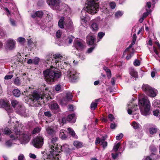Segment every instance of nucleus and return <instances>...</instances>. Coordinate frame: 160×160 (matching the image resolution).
Returning a JSON list of instances; mask_svg holds the SVG:
<instances>
[{
	"instance_id": "63",
	"label": "nucleus",
	"mask_w": 160,
	"mask_h": 160,
	"mask_svg": "<svg viewBox=\"0 0 160 160\" xmlns=\"http://www.w3.org/2000/svg\"><path fill=\"white\" fill-rule=\"evenodd\" d=\"M130 147L131 148H132L135 147L136 145V144L135 142H131L130 143Z\"/></svg>"
},
{
	"instance_id": "23",
	"label": "nucleus",
	"mask_w": 160,
	"mask_h": 160,
	"mask_svg": "<svg viewBox=\"0 0 160 160\" xmlns=\"http://www.w3.org/2000/svg\"><path fill=\"white\" fill-rule=\"evenodd\" d=\"M46 129L47 133L49 135H52L55 133V131L52 127L46 126Z\"/></svg>"
},
{
	"instance_id": "5",
	"label": "nucleus",
	"mask_w": 160,
	"mask_h": 160,
	"mask_svg": "<svg viewBox=\"0 0 160 160\" xmlns=\"http://www.w3.org/2000/svg\"><path fill=\"white\" fill-rule=\"evenodd\" d=\"M139 102L143 107L140 108L142 114L145 116L149 115L150 104L148 98L146 96L144 97L139 100Z\"/></svg>"
},
{
	"instance_id": "21",
	"label": "nucleus",
	"mask_w": 160,
	"mask_h": 160,
	"mask_svg": "<svg viewBox=\"0 0 160 160\" xmlns=\"http://www.w3.org/2000/svg\"><path fill=\"white\" fill-rule=\"evenodd\" d=\"M74 37L72 36H65L63 38V40L66 43L70 44L72 42V39Z\"/></svg>"
},
{
	"instance_id": "59",
	"label": "nucleus",
	"mask_w": 160,
	"mask_h": 160,
	"mask_svg": "<svg viewBox=\"0 0 160 160\" xmlns=\"http://www.w3.org/2000/svg\"><path fill=\"white\" fill-rule=\"evenodd\" d=\"M159 103V101L157 100H155L152 102V105L154 107H156Z\"/></svg>"
},
{
	"instance_id": "20",
	"label": "nucleus",
	"mask_w": 160,
	"mask_h": 160,
	"mask_svg": "<svg viewBox=\"0 0 160 160\" xmlns=\"http://www.w3.org/2000/svg\"><path fill=\"white\" fill-rule=\"evenodd\" d=\"M146 7H147L148 10L147 8L146 9V12L143 13V16H142L144 18H146L148 14L151 12L150 10H149L151 7V3L150 2H147L146 4Z\"/></svg>"
},
{
	"instance_id": "1",
	"label": "nucleus",
	"mask_w": 160,
	"mask_h": 160,
	"mask_svg": "<svg viewBox=\"0 0 160 160\" xmlns=\"http://www.w3.org/2000/svg\"><path fill=\"white\" fill-rule=\"evenodd\" d=\"M62 56L59 54L54 55L52 63L55 66L53 67L52 66H51L50 68L47 69L43 71L45 79L49 84H52L57 79L60 78L61 73L56 70V68L57 67L61 68L59 65L61 62L60 60H62Z\"/></svg>"
},
{
	"instance_id": "15",
	"label": "nucleus",
	"mask_w": 160,
	"mask_h": 160,
	"mask_svg": "<svg viewBox=\"0 0 160 160\" xmlns=\"http://www.w3.org/2000/svg\"><path fill=\"white\" fill-rule=\"evenodd\" d=\"M66 94L65 97L61 100V102L63 104H66L68 102L71 100L73 97L72 93L70 92H67Z\"/></svg>"
},
{
	"instance_id": "54",
	"label": "nucleus",
	"mask_w": 160,
	"mask_h": 160,
	"mask_svg": "<svg viewBox=\"0 0 160 160\" xmlns=\"http://www.w3.org/2000/svg\"><path fill=\"white\" fill-rule=\"evenodd\" d=\"M62 34V32L60 30H58L56 33V37L58 38H60L61 37Z\"/></svg>"
},
{
	"instance_id": "58",
	"label": "nucleus",
	"mask_w": 160,
	"mask_h": 160,
	"mask_svg": "<svg viewBox=\"0 0 160 160\" xmlns=\"http://www.w3.org/2000/svg\"><path fill=\"white\" fill-rule=\"evenodd\" d=\"M24 159L25 158L23 154H21L18 156V160H24Z\"/></svg>"
},
{
	"instance_id": "47",
	"label": "nucleus",
	"mask_w": 160,
	"mask_h": 160,
	"mask_svg": "<svg viewBox=\"0 0 160 160\" xmlns=\"http://www.w3.org/2000/svg\"><path fill=\"white\" fill-rule=\"evenodd\" d=\"M149 148L151 152H155L157 150V148L153 145H151Z\"/></svg>"
},
{
	"instance_id": "57",
	"label": "nucleus",
	"mask_w": 160,
	"mask_h": 160,
	"mask_svg": "<svg viewBox=\"0 0 160 160\" xmlns=\"http://www.w3.org/2000/svg\"><path fill=\"white\" fill-rule=\"evenodd\" d=\"M108 118L111 121H112L114 119L113 116L111 114L108 115Z\"/></svg>"
},
{
	"instance_id": "27",
	"label": "nucleus",
	"mask_w": 160,
	"mask_h": 160,
	"mask_svg": "<svg viewBox=\"0 0 160 160\" xmlns=\"http://www.w3.org/2000/svg\"><path fill=\"white\" fill-rule=\"evenodd\" d=\"M43 14V13L41 11H38L31 14V16L33 18H35L36 17L41 18Z\"/></svg>"
},
{
	"instance_id": "26",
	"label": "nucleus",
	"mask_w": 160,
	"mask_h": 160,
	"mask_svg": "<svg viewBox=\"0 0 160 160\" xmlns=\"http://www.w3.org/2000/svg\"><path fill=\"white\" fill-rule=\"evenodd\" d=\"M91 28L93 31H97L98 29V25L96 20H93L91 21Z\"/></svg>"
},
{
	"instance_id": "48",
	"label": "nucleus",
	"mask_w": 160,
	"mask_h": 160,
	"mask_svg": "<svg viewBox=\"0 0 160 160\" xmlns=\"http://www.w3.org/2000/svg\"><path fill=\"white\" fill-rule=\"evenodd\" d=\"M101 145L104 148H106L107 146V142L104 141L103 139H102L101 141Z\"/></svg>"
},
{
	"instance_id": "55",
	"label": "nucleus",
	"mask_w": 160,
	"mask_h": 160,
	"mask_svg": "<svg viewBox=\"0 0 160 160\" xmlns=\"http://www.w3.org/2000/svg\"><path fill=\"white\" fill-rule=\"evenodd\" d=\"M94 48L95 47H93L88 48L86 52V53H91L92 52V51L93 50Z\"/></svg>"
},
{
	"instance_id": "10",
	"label": "nucleus",
	"mask_w": 160,
	"mask_h": 160,
	"mask_svg": "<svg viewBox=\"0 0 160 160\" xmlns=\"http://www.w3.org/2000/svg\"><path fill=\"white\" fill-rule=\"evenodd\" d=\"M132 44L130 45L126 49L123 53V57H124V55L126 54H128L126 57V59L127 60L130 59L134 54L135 51L134 49L132 48Z\"/></svg>"
},
{
	"instance_id": "31",
	"label": "nucleus",
	"mask_w": 160,
	"mask_h": 160,
	"mask_svg": "<svg viewBox=\"0 0 160 160\" xmlns=\"http://www.w3.org/2000/svg\"><path fill=\"white\" fill-rule=\"evenodd\" d=\"M148 130L150 133L152 135L155 134L158 130L156 126L150 128Z\"/></svg>"
},
{
	"instance_id": "7",
	"label": "nucleus",
	"mask_w": 160,
	"mask_h": 160,
	"mask_svg": "<svg viewBox=\"0 0 160 160\" xmlns=\"http://www.w3.org/2000/svg\"><path fill=\"white\" fill-rule=\"evenodd\" d=\"M58 140V138L56 137H53L51 142L49 143V146L50 148V154L51 153L55 154H57V152L60 153V151L59 150L58 145L56 144V142Z\"/></svg>"
},
{
	"instance_id": "36",
	"label": "nucleus",
	"mask_w": 160,
	"mask_h": 160,
	"mask_svg": "<svg viewBox=\"0 0 160 160\" xmlns=\"http://www.w3.org/2000/svg\"><path fill=\"white\" fill-rule=\"evenodd\" d=\"M131 125L135 129L138 128L140 126V124L135 121L133 122Z\"/></svg>"
},
{
	"instance_id": "30",
	"label": "nucleus",
	"mask_w": 160,
	"mask_h": 160,
	"mask_svg": "<svg viewBox=\"0 0 160 160\" xmlns=\"http://www.w3.org/2000/svg\"><path fill=\"white\" fill-rule=\"evenodd\" d=\"M130 75L132 77L137 78L138 77V72L133 68H131L129 70Z\"/></svg>"
},
{
	"instance_id": "11",
	"label": "nucleus",
	"mask_w": 160,
	"mask_h": 160,
	"mask_svg": "<svg viewBox=\"0 0 160 160\" xmlns=\"http://www.w3.org/2000/svg\"><path fill=\"white\" fill-rule=\"evenodd\" d=\"M43 138L40 136L38 137L34 138L32 141V143L35 147L39 148L43 144Z\"/></svg>"
},
{
	"instance_id": "50",
	"label": "nucleus",
	"mask_w": 160,
	"mask_h": 160,
	"mask_svg": "<svg viewBox=\"0 0 160 160\" xmlns=\"http://www.w3.org/2000/svg\"><path fill=\"white\" fill-rule=\"evenodd\" d=\"M5 134L6 135H10L11 133H12V132L8 128L4 130Z\"/></svg>"
},
{
	"instance_id": "38",
	"label": "nucleus",
	"mask_w": 160,
	"mask_h": 160,
	"mask_svg": "<svg viewBox=\"0 0 160 160\" xmlns=\"http://www.w3.org/2000/svg\"><path fill=\"white\" fill-rule=\"evenodd\" d=\"M60 136L62 139H64L66 138V135L64 134L62 130H61L60 131Z\"/></svg>"
},
{
	"instance_id": "25",
	"label": "nucleus",
	"mask_w": 160,
	"mask_h": 160,
	"mask_svg": "<svg viewBox=\"0 0 160 160\" xmlns=\"http://www.w3.org/2000/svg\"><path fill=\"white\" fill-rule=\"evenodd\" d=\"M59 147H60V148H59V150L61 152V151H64L65 152H67L68 151L69 149V146L67 144H64L62 146H59ZM60 153L58 152H57V154H59V155L60 156Z\"/></svg>"
},
{
	"instance_id": "18",
	"label": "nucleus",
	"mask_w": 160,
	"mask_h": 160,
	"mask_svg": "<svg viewBox=\"0 0 160 160\" xmlns=\"http://www.w3.org/2000/svg\"><path fill=\"white\" fill-rule=\"evenodd\" d=\"M95 37L94 35L89 34L87 37V43L89 45H92L95 41Z\"/></svg>"
},
{
	"instance_id": "3",
	"label": "nucleus",
	"mask_w": 160,
	"mask_h": 160,
	"mask_svg": "<svg viewBox=\"0 0 160 160\" xmlns=\"http://www.w3.org/2000/svg\"><path fill=\"white\" fill-rule=\"evenodd\" d=\"M15 132V135L12 134L10 137L12 140H18L21 144H26L29 142L30 139V135L27 132L23 133L18 131L17 128H15L13 130Z\"/></svg>"
},
{
	"instance_id": "62",
	"label": "nucleus",
	"mask_w": 160,
	"mask_h": 160,
	"mask_svg": "<svg viewBox=\"0 0 160 160\" xmlns=\"http://www.w3.org/2000/svg\"><path fill=\"white\" fill-rule=\"evenodd\" d=\"M111 154L112 158L114 159H116L118 157V153H116L115 154H114L113 153H112Z\"/></svg>"
},
{
	"instance_id": "17",
	"label": "nucleus",
	"mask_w": 160,
	"mask_h": 160,
	"mask_svg": "<svg viewBox=\"0 0 160 160\" xmlns=\"http://www.w3.org/2000/svg\"><path fill=\"white\" fill-rule=\"evenodd\" d=\"M51 109L54 113H57L60 111L58 104L55 102H52L51 105Z\"/></svg>"
},
{
	"instance_id": "9",
	"label": "nucleus",
	"mask_w": 160,
	"mask_h": 160,
	"mask_svg": "<svg viewBox=\"0 0 160 160\" xmlns=\"http://www.w3.org/2000/svg\"><path fill=\"white\" fill-rule=\"evenodd\" d=\"M64 74L65 79L72 82L76 80L78 78L76 71L72 68L70 69Z\"/></svg>"
},
{
	"instance_id": "22",
	"label": "nucleus",
	"mask_w": 160,
	"mask_h": 160,
	"mask_svg": "<svg viewBox=\"0 0 160 160\" xmlns=\"http://www.w3.org/2000/svg\"><path fill=\"white\" fill-rule=\"evenodd\" d=\"M67 119L68 121L71 123L75 122L76 120V118L75 114H72L68 115Z\"/></svg>"
},
{
	"instance_id": "60",
	"label": "nucleus",
	"mask_w": 160,
	"mask_h": 160,
	"mask_svg": "<svg viewBox=\"0 0 160 160\" xmlns=\"http://www.w3.org/2000/svg\"><path fill=\"white\" fill-rule=\"evenodd\" d=\"M110 6L111 8L112 9H113L115 8L116 6V4L114 2H111L110 4Z\"/></svg>"
},
{
	"instance_id": "13",
	"label": "nucleus",
	"mask_w": 160,
	"mask_h": 160,
	"mask_svg": "<svg viewBox=\"0 0 160 160\" xmlns=\"http://www.w3.org/2000/svg\"><path fill=\"white\" fill-rule=\"evenodd\" d=\"M16 112L24 117H27L28 116V114L26 112V110L25 107L22 104L20 106L16 109Z\"/></svg>"
},
{
	"instance_id": "49",
	"label": "nucleus",
	"mask_w": 160,
	"mask_h": 160,
	"mask_svg": "<svg viewBox=\"0 0 160 160\" xmlns=\"http://www.w3.org/2000/svg\"><path fill=\"white\" fill-rule=\"evenodd\" d=\"M5 35V32L3 31V30L0 28V38L4 36Z\"/></svg>"
},
{
	"instance_id": "61",
	"label": "nucleus",
	"mask_w": 160,
	"mask_h": 160,
	"mask_svg": "<svg viewBox=\"0 0 160 160\" xmlns=\"http://www.w3.org/2000/svg\"><path fill=\"white\" fill-rule=\"evenodd\" d=\"M152 40L151 39L149 40V41H148V43H147V45H148V47L149 48V49L150 51H151V50H150V47H149V45L151 46H152Z\"/></svg>"
},
{
	"instance_id": "32",
	"label": "nucleus",
	"mask_w": 160,
	"mask_h": 160,
	"mask_svg": "<svg viewBox=\"0 0 160 160\" xmlns=\"http://www.w3.org/2000/svg\"><path fill=\"white\" fill-rule=\"evenodd\" d=\"M12 93L14 96L16 97H18L21 94L20 90L18 89H14L12 91Z\"/></svg>"
},
{
	"instance_id": "19",
	"label": "nucleus",
	"mask_w": 160,
	"mask_h": 160,
	"mask_svg": "<svg viewBox=\"0 0 160 160\" xmlns=\"http://www.w3.org/2000/svg\"><path fill=\"white\" fill-rule=\"evenodd\" d=\"M158 93V92L157 90L152 88L148 92L147 95L150 97L154 98L156 96Z\"/></svg>"
},
{
	"instance_id": "6",
	"label": "nucleus",
	"mask_w": 160,
	"mask_h": 160,
	"mask_svg": "<svg viewBox=\"0 0 160 160\" xmlns=\"http://www.w3.org/2000/svg\"><path fill=\"white\" fill-rule=\"evenodd\" d=\"M50 92L48 90V88H46L45 90L43 92L40 93L37 92H34L32 94V97L34 100H38L40 99H44V98L48 99L49 98Z\"/></svg>"
},
{
	"instance_id": "35",
	"label": "nucleus",
	"mask_w": 160,
	"mask_h": 160,
	"mask_svg": "<svg viewBox=\"0 0 160 160\" xmlns=\"http://www.w3.org/2000/svg\"><path fill=\"white\" fill-rule=\"evenodd\" d=\"M6 109L7 111L8 115L10 117H11V115H12L13 112V110L11 108H10V107H7L6 108Z\"/></svg>"
},
{
	"instance_id": "28",
	"label": "nucleus",
	"mask_w": 160,
	"mask_h": 160,
	"mask_svg": "<svg viewBox=\"0 0 160 160\" xmlns=\"http://www.w3.org/2000/svg\"><path fill=\"white\" fill-rule=\"evenodd\" d=\"M11 104L13 107L16 108V110L22 105L21 103H19L17 100H15L11 101Z\"/></svg>"
},
{
	"instance_id": "16",
	"label": "nucleus",
	"mask_w": 160,
	"mask_h": 160,
	"mask_svg": "<svg viewBox=\"0 0 160 160\" xmlns=\"http://www.w3.org/2000/svg\"><path fill=\"white\" fill-rule=\"evenodd\" d=\"M61 157L59 154H54L51 153L48 156V158L46 159H44V160H48V159L51 160H59V158Z\"/></svg>"
},
{
	"instance_id": "41",
	"label": "nucleus",
	"mask_w": 160,
	"mask_h": 160,
	"mask_svg": "<svg viewBox=\"0 0 160 160\" xmlns=\"http://www.w3.org/2000/svg\"><path fill=\"white\" fill-rule=\"evenodd\" d=\"M41 128L37 127L35 128L32 132V134H36L39 132L41 130Z\"/></svg>"
},
{
	"instance_id": "39",
	"label": "nucleus",
	"mask_w": 160,
	"mask_h": 160,
	"mask_svg": "<svg viewBox=\"0 0 160 160\" xmlns=\"http://www.w3.org/2000/svg\"><path fill=\"white\" fill-rule=\"evenodd\" d=\"M105 33L103 32H99L98 34V42L100 41V40L104 36Z\"/></svg>"
},
{
	"instance_id": "42",
	"label": "nucleus",
	"mask_w": 160,
	"mask_h": 160,
	"mask_svg": "<svg viewBox=\"0 0 160 160\" xmlns=\"http://www.w3.org/2000/svg\"><path fill=\"white\" fill-rule=\"evenodd\" d=\"M14 83L15 85L18 86L21 83L20 80L18 79V77H17L14 79Z\"/></svg>"
},
{
	"instance_id": "45",
	"label": "nucleus",
	"mask_w": 160,
	"mask_h": 160,
	"mask_svg": "<svg viewBox=\"0 0 160 160\" xmlns=\"http://www.w3.org/2000/svg\"><path fill=\"white\" fill-rule=\"evenodd\" d=\"M39 58L38 57H35L33 59V63L35 65H37L38 64L39 62Z\"/></svg>"
},
{
	"instance_id": "12",
	"label": "nucleus",
	"mask_w": 160,
	"mask_h": 160,
	"mask_svg": "<svg viewBox=\"0 0 160 160\" xmlns=\"http://www.w3.org/2000/svg\"><path fill=\"white\" fill-rule=\"evenodd\" d=\"M84 43L81 40L76 39L74 41L73 46L77 50H82L84 48Z\"/></svg>"
},
{
	"instance_id": "14",
	"label": "nucleus",
	"mask_w": 160,
	"mask_h": 160,
	"mask_svg": "<svg viewBox=\"0 0 160 160\" xmlns=\"http://www.w3.org/2000/svg\"><path fill=\"white\" fill-rule=\"evenodd\" d=\"M15 42L11 39H8L7 42L6 46V48L8 50H12L15 46Z\"/></svg>"
},
{
	"instance_id": "34",
	"label": "nucleus",
	"mask_w": 160,
	"mask_h": 160,
	"mask_svg": "<svg viewBox=\"0 0 160 160\" xmlns=\"http://www.w3.org/2000/svg\"><path fill=\"white\" fill-rule=\"evenodd\" d=\"M73 145L74 146L77 148H80L82 146V143L78 141H75L74 142Z\"/></svg>"
},
{
	"instance_id": "44",
	"label": "nucleus",
	"mask_w": 160,
	"mask_h": 160,
	"mask_svg": "<svg viewBox=\"0 0 160 160\" xmlns=\"http://www.w3.org/2000/svg\"><path fill=\"white\" fill-rule=\"evenodd\" d=\"M55 90L57 91H59L61 89V85L59 84L55 85L54 87Z\"/></svg>"
},
{
	"instance_id": "37",
	"label": "nucleus",
	"mask_w": 160,
	"mask_h": 160,
	"mask_svg": "<svg viewBox=\"0 0 160 160\" xmlns=\"http://www.w3.org/2000/svg\"><path fill=\"white\" fill-rule=\"evenodd\" d=\"M120 145V142L118 143L117 144H115L113 147V150L115 152H116L118 151L119 147Z\"/></svg>"
},
{
	"instance_id": "40",
	"label": "nucleus",
	"mask_w": 160,
	"mask_h": 160,
	"mask_svg": "<svg viewBox=\"0 0 160 160\" xmlns=\"http://www.w3.org/2000/svg\"><path fill=\"white\" fill-rule=\"evenodd\" d=\"M103 68L107 72L108 77L110 78L111 77V73L110 70L108 69L106 67H104Z\"/></svg>"
},
{
	"instance_id": "56",
	"label": "nucleus",
	"mask_w": 160,
	"mask_h": 160,
	"mask_svg": "<svg viewBox=\"0 0 160 160\" xmlns=\"http://www.w3.org/2000/svg\"><path fill=\"white\" fill-rule=\"evenodd\" d=\"M13 77V75H6L4 79L6 80H8L11 79Z\"/></svg>"
},
{
	"instance_id": "29",
	"label": "nucleus",
	"mask_w": 160,
	"mask_h": 160,
	"mask_svg": "<svg viewBox=\"0 0 160 160\" xmlns=\"http://www.w3.org/2000/svg\"><path fill=\"white\" fill-rule=\"evenodd\" d=\"M100 99L95 100L94 101L92 102L90 106V108L92 110H94L97 107L98 102L99 101Z\"/></svg>"
},
{
	"instance_id": "52",
	"label": "nucleus",
	"mask_w": 160,
	"mask_h": 160,
	"mask_svg": "<svg viewBox=\"0 0 160 160\" xmlns=\"http://www.w3.org/2000/svg\"><path fill=\"white\" fill-rule=\"evenodd\" d=\"M133 64L135 66H139L140 65V62L138 60L136 59L133 62Z\"/></svg>"
},
{
	"instance_id": "51",
	"label": "nucleus",
	"mask_w": 160,
	"mask_h": 160,
	"mask_svg": "<svg viewBox=\"0 0 160 160\" xmlns=\"http://www.w3.org/2000/svg\"><path fill=\"white\" fill-rule=\"evenodd\" d=\"M18 42L21 43L22 44L24 43L25 42L24 38L22 37H19L18 38Z\"/></svg>"
},
{
	"instance_id": "43",
	"label": "nucleus",
	"mask_w": 160,
	"mask_h": 160,
	"mask_svg": "<svg viewBox=\"0 0 160 160\" xmlns=\"http://www.w3.org/2000/svg\"><path fill=\"white\" fill-rule=\"evenodd\" d=\"M123 13L122 12L120 11H118L115 14V17L117 18H118L121 17L123 14Z\"/></svg>"
},
{
	"instance_id": "8",
	"label": "nucleus",
	"mask_w": 160,
	"mask_h": 160,
	"mask_svg": "<svg viewBox=\"0 0 160 160\" xmlns=\"http://www.w3.org/2000/svg\"><path fill=\"white\" fill-rule=\"evenodd\" d=\"M58 25L60 28H65L66 29H69L72 27L73 24L69 18L67 19L62 17L58 22Z\"/></svg>"
},
{
	"instance_id": "53",
	"label": "nucleus",
	"mask_w": 160,
	"mask_h": 160,
	"mask_svg": "<svg viewBox=\"0 0 160 160\" xmlns=\"http://www.w3.org/2000/svg\"><path fill=\"white\" fill-rule=\"evenodd\" d=\"M123 134L122 133H121L120 134H118L116 137V139L117 140H120V139H121L122 137H123Z\"/></svg>"
},
{
	"instance_id": "4",
	"label": "nucleus",
	"mask_w": 160,
	"mask_h": 160,
	"mask_svg": "<svg viewBox=\"0 0 160 160\" xmlns=\"http://www.w3.org/2000/svg\"><path fill=\"white\" fill-rule=\"evenodd\" d=\"M48 2L49 5L52 6L53 8L60 11H65L66 14H69L71 12V9L66 4H60V0H50Z\"/></svg>"
},
{
	"instance_id": "64",
	"label": "nucleus",
	"mask_w": 160,
	"mask_h": 160,
	"mask_svg": "<svg viewBox=\"0 0 160 160\" xmlns=\"http://www.w3.org/2000/svg\"><path fill=\"white\" fill-rule=\"evenodd\" d=\"M44 114L48 117H50L51 116V114L50 112H44Z\"/></svg>"
},
{
	"instance_id": "33",
	"label": "nucleus",
	"mask_w": 160,
	"mask_h": 160,
	"mask_svg": "<svg viewBox=\"0 0 160 160\" xmlns=\"http://www.w3.org/2000/svg\"><path fill=\"white\" fill-rule=\"evenodd\" d=\"M68 131L69 133L70 134L72 137L75 138H78V137L75 134L74 131L72 128H68Z\"/></svg>"
},
{
	"instance_id": "46",
	"label": "nucleus",
	"mask_w": 160,
	"mask_h": 160,
	"mask_svg": "<svg viewBox=\"0 0 160 160\" xmlns=\"http://www.w3.org/2000/svg\"><path fill=\"white\" fill-rule=\"evenodd\" d=\"M12 144V140H9L7 141L5 143V145L8 147H11Z\"/></svg>"
},
{
	"instance_id": "2",
	"label": "nucleus",
	"mask_w": 160,
	"mask_h": 160,
	"mask_svg": "<svg viewBox=\"0 0 160 160\" xmlns=\"http://www.w3.org/2000/svg\"><path fill=\"white\" fill-rule=\"evenodd\" d=\"M98 4L94 0H88V6L86 8L87 12L84 10L81 11L82 15L81 16L82 23V22L86 23L90 19V16L88 15V13L91 14H94L96 13L99 10Z\"/></svg>"
},
{
	"instance_id": "24",
	"label": "nucleus",
	"mask_w": 160,
	"mask_h": 160,
	"mask_svg": "<svg viewBox=\"0 0 160 160\" xmlns=\"http://www.w3.org/2000/svg\"><path fill=\"white\" fill-rule=\"evenodd\" d=\"M152 87L147 84H143L142 86V89L145 93L147 95Z\"/></svg>"
}]
</instances>
